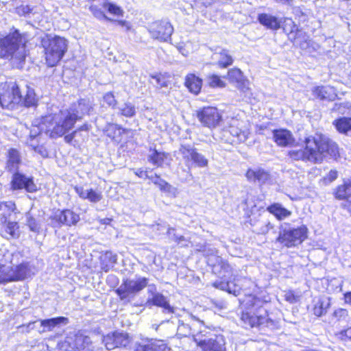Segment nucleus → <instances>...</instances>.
Instances as JSON below:
<instances>
[{"mask_svg": "<svg viewBox=\"0 0 351 351\" xmlns=\"http://www.w3.org/2000/svg\"><path fill=\"white\" fill-rule=\"evenodd\" d=\"M1 227V230L3 233V237L7 239H16L19 237L18 223L16 221H11L6 220L5 223H0Z\"/></svg>", "mask_w": 351, "mask_h": 351, "instance_id": "obj_24", "label": "nucleus"}, {"mask_svg": "<svg viewBox=\"0 0 351 351\" xmlns=\"http://www.w3.org/2000/svg\"><path fill=\"white\" fill-rule=\"evenodd\" d=\"M332 315L339 322H346L349 319L348 311L341 308L335 310Z\"/></svg>", "mask_w": 351, "mask_h": 351, "instance_id": "obj_51", "label": "nucleus"}, {"mask_svg": "<svg viewBox=\"0 0 351 351\" xmlns=\"http://www.w3.org/2000/svg\"><path fill=\"white\" fill-rule=\"evenodd\" d=\"M77 133V131H75L73 132V133L70 134H68V135H66L64 136V141L66 143H70L73 139L75 137V134Z\"/></svg>", "mask_w": 351, "mask_h": 351, "instance_id": "obj_63", "label": "nucleus"}, {"mask_svg": "<svg viewBox=\"0 0 351 351\" xmlns=\"http://www.w3.org/2000/svg\"><path fill=\"white\" fill-rule=\"evenodd\" d=\"M333 125L340 133L346 134L351 130V118L341 117L333 121Z\"/></svg>", "mask_w": 351, "mask_h": 351, "instance_id": "obj_37", "label": "nucleus"}, {"mask_svg": "<svg viewBox=\"0 0 351 351\" xmlns=\"http://www.w3.org/2000/svg\"><path fill=\"white\" fill-rule=\"evenodd\" d=\"M69 323L68 318L64 317H58L51 319L41 320V326L43 327V332L51 331L56 327L60 325H66Z\"/></svg>", "mask_w": 351, "mask_h": 351, "instance_id": "obj_29", "label": "nucleus"}, {"mask_svg": "<svg viewBox=\"0 0 351 351\" xmlns=\"http://www.w3.org/2000/svg\"><path fill=\"white\" fill-rule=\"evenodd\" d=\"M21 102V93L16 83L2 84L0 86V104L12 109Z\"/></svg>", "mask_w": 351, "mask_h": 351, "instance_id": "obj_9", "label": "nucleus"}, {"mask_svg": "<svg viewBox=\"0 0 351 351\" xmlns=\"http://www.w3.org/2000/svg\"><path fill=\"white\" fill-rule=\"evenodd\" d=\"M149 180H151V181L154 184H156V186H158V187L159 188V184L158 183H160V181H164V180L161 179L159 176H158L157 175H155L154 176H151V177H149L148 178Z\"/></svg>", "mask_w": 351, "mask_h": 351, "instance_id": "obj_61", "label": "nucleus"}, {"mask_svg": "<svg viewBox=\"0 0 351 351\" xmlns=\"http://www.w3.org/2000/svg\"><path fill=\"white\" fill-rule=\"evenodd\" d=\"M147 30L153 39L160 42H168L171 40L173 27L168 21L162 20L149 24Z\"/></svg>", "mask_w": 351, "mask_h": 351, "instance_id": "obj_12", "label": "nucleus"}, {"mask_svg": "<svg viewBox=\"0 0 351 351\" xmlns=\"http://www.w3.org/2000/svg\"><path fill=\"white\" fill-rule=\"evenodd\" d=\"M254 232L256 234H267L274 228L273 225L268 220L261 219L259 217L254 218Z\"/></svg>", "mask_w": 351, "mask_h": 351, "instance_id": "obj_35", "label": "nucleus"}, {"mask_svg": "<svg viewBox=\"0 0 351 351\" xmlns=\"http://www.w3.org/2000/svg\"><path fill=\"white\" fill-rule=\"evenodd\" d=\"M149 162L158 167H170L172 158L169 154L150 149L147 156Z\"/></svg>", "mask_w": 351, "mask_h": 351, "instance_id": "obj_18", "label": "nucleus"}, {"mask_svg": "<svg viewBox=\"0 0 351 351\" xmlns=\"http://www.w3.org/2000/svg\"><path fill=\"white\" fill-rule=\"evenodd\" d=\"M30 276L27 263H22L14 267L8 266L0 262V284L22 280Z\"/></svg>", "mask_w": 351, "mask_h": 351, "instance_id": "obj_7", "label": "nucleus"}, {"mask_svg": "<svg viewBox=\"0 0 351 351\" xmlns=\"http://www.w3.org/2000/svg\"><path fill=\"white\" fill-rule=\"evenodd\" d=\"M304 143V149H292L289 152V156L291 159L320 163L323 158L327 155L336 157L339 154L337 145L321 134L305 138Z\"/></svg>", "mask_w": 351, "mask_h": 351, "instance_id": "obj_1", "label": "nucleus"}, {"mask_svg": "<svg viewBox=\"0 0 351 351\" xmlns=\"http://www.w3.org/2000/svg\"><path fill=\"white\" fill-rule=\"evenodd\" d=\"M313 95L322 100H332L335 97V94L332 88L329 86H317L313 90Z\"/></svg>", "mask_w": 351, "mask_h": 351, "instance_id": "obj_31", "label": "nucleus"}, {"mask_svg": "<svg viewBox=\"0 0 351 351\" xmlns=\"http://www.w3.org/2000/svg\"><path fill=\"white\" fill-rule=\"evenodd\" d=\"M306 234L307 228L304 226L291 228L288 224H284L280 228L276 241L284 246L291 247L300 244L306 238Z\"/></svg>", "mask_w": 351, "mask_h": 351, "instance_id": "obj_6", "label": "nucleus"}, {"mask_svg": "<svg viewBox=\"0 0 351 351\" xmlns=\"http://www.w3.org/2000/svg\"><path fill=\"white\" fill-rule=\"evenodd\" d=\"M11 189L14 191L25 189L27 192L32 193L37 190V186L33 180V178L15 172L12 176Z\"/></svg>", "mask_w": 351, "mask_h": 351, "instance_id": "obj_16", "label": "nucleus"}, {"mask_svg": "<svg viewBox=\"0 0 351 351\" xmlns=\"http://www.w3.org/2000/svg\"><path fill=\"white\" fill-rule=\"evenodd\" d=\"M197 118L201 123L209 128H215L221 120V115L215 107H204L197 112Z\"/></svg>", "mask_w": 351, "mask_h": 351, "instance_id": "obj_14", "label": "nucleus"}, {"mask_svg": "<svg viewBox=\"0 0 351 351\" xmlns=\"http://www.w3.org/2000/svg\"><path fill=\"white\" fill-rule=\"evenodd\" d=\"M37 99L34 89L29 87L26 88V93L24 96L21 95V102L19 104L21 106L27 107L33 106L36 104Z\"/></svg>", "mask_w": 351, "mask_h": 351, "instance_id": "obj_39", "label": "nucleus"}, {"mask_svg": "<svg viewBox=\"0 0 351 351\" xmlns=\"http://www.w3.org/2000/svg\"><path fill=\"white\" fill-rule=\"evenodd\" d=\"M75 123L68 110H60L53 115L46 116L43 118V125H46L45 133L49 134L53 138L62 136L73 128Z\"/></svg>", "mask_w": 351, "mask_h": 351, "instance_id": "obj_2", "label": "nucleus"}, {"mask_svg": "<svg viewBox=\"0 0 351 351\" xmlns=\"http://www.w3.org/2000/svg\"><path fill=\"white\" fill-rule=\"evenodd\" d=\"M16 210V205L12 201L0 202V223H5L6 220H9Z\"/></svg>", "mask_w": 351, "mask_h": 351, "instance_id": "obj_27", "label": "nucleus"}, {"mask_svg": "<svg viewBox=\"0 0 351 351\" xmlns=\"http://www.w3.org/2000/svg\"><path fill=\"white\" fill-rule=\"evenodd\" d=\"M135 174L138 176L139 178H149L147 173L146 171H143V169H137L135 172Z\"/></svg>", "mask_w": 351, "mask_h": 351, "instance_id": "obj_62", "label": "nucleus"}, {"mask_svg": "<svg viewBox=\"0 0 351 351\" xmlns=\"http://www.w3.org/2000/svg\"><path fill=\"white\" fill-rule=\"evenodd\" d=\"M338 338L343 341H351V326L346 330H341L337 335Z\"/></svg>", "mask_w": 351, "mask_h": 351, "instance_id": "obj_57", "label": "nucleus"}, {"mask_svg": "<svg viewBox=\"0 0 351 351\" xmlns=\"http://www.w3.org/2000/svg\"><path fill=\"white\" fill-rule=\"evenodd\" d=\"M184 84L191 93L197 95L201 90L202 80L195 75L190 73L186 76Z\"/></svg>", "mask_w": 351, "mask_h": 351, "instance_id": "obj_26", "label": "nucleus"}, {"mask_svg": "<svg viewBox=\"0 0 351 351\" xmlns=\"http://www.w3.org/2000/svg\"><path fill=\"white\" fill-rule=\"evenodd\" d=\"M258 20L261 24L271 29H278L280 28L279 20L268 14H261L258 15Z\"/></svg>", "mask_w": 351, "mask_h": 351, "instance_id": "obj_33", "label": "nucleus"}, {"mask_svg": "<svg viewBox=\"0 0 351 351\" xmlns=\"http://www.w3.org/2000/svg\"><path fill=\"white\" fill-rule=\"evenodd\" d=\"M93 108V102L88 99H81L77 103L73 104L68 110L76 121L81 119L85 114H89Z\"/></svg>", "mask_w": 351, "mask_h": 351, "instance_id": "obj_17", "label": "nucleus"}, {"mask_svg": "<svg viewBox=\"0 0 351 351\" xmlns=\"http://www.w3.org/2000/svg\"><path fill=\"white\" fill-rule=\"evenodd\" d=\"M62 347L66 351H93L94 349L90 338L81 332L68 335Z\"/></svg>", "mask_w": 351, "mask_h": 351, "instance_id": "obj_11", "label": "nucleus"}, {"mask_svg": "<svg viewBox=\"0 0 351 351\" xmlns=\"http://www.w3.org/2000/svg\"><path fill=\"white\" fill-rule=\"evenodd\" d=\"M40 45L45 50V60L49 66H56L68 49V41L64 38L49 34L40 37Z\"/></svg>", "mask_w": 351, "mask_h": 351, "instance_id": "obj_3", "label": "nucleus"}, {"mask_svg": "<svg viewBox=\"0 0 351 351\" xmlns=\"http://www.w3.org/2000/svg\"><path fill=\"white\" fill-rule=\"evenodd\" d=\"M101 6L110 14L116 16H122L123 15V10L119 6L108 2V0H105Z\"/></svg>", "mask_w": 351, "mask_h": 351, "instance_id": "obj_42", "label": "nucleus"}, {"mask_svg": "<svg viewBox=\"0 0 351 351\" xmlns=\"http://www.w3.org/2000/svg\"><path fill=\"white\" fill-rule=\"evenodd\" d=\"M43 119L42 120L41 123L38 125H32L30 132L28 138H41L43 132H45L46 129V125H43Z\"/></svg>", "mask_w": 351, "mask_h": 351, "instance_id": "obj_46", "label": "nucleus"}, {"mask_svg": "<svg viewBox=\"0 0 351 351\" xmlns=\"http://www.w3.org/2000/svg\"><path fill=\"white\" fill-rule=\"evenodd\" d=\"M218 59V65L220 67L225 68L231 65L233 62V59L228 51L226 49L221 50L219 53H216Z\"/></svg>", "mask_w": 351, "mask_h": 351, "instance_id": "obj_41", "label": "nucleus"}, {"mask_svg": "<svg viewBox=\"0 0 351 351\" xmlns=\"http://www.w3.org/2000/svg\"><path fill=\"white\" fill-rule=\"evenodd\" d=\"M337 176H338L337 171L335 170H331V171H330V172L328 174V179L330 182H332L337 179Z\"/></svg>", "mask_w": 351, "mask_h": 351, "instance_id": "obj_60", "label": "nucleus"}, {"mask_svg": "<svg viewBox=\"0 0 351 351\" xmlns=\"http://www.w3.org/2000/svg\"><path fill=\"white\" fill-rule=\"evenodd\" d=\"M51 224L55 227L63 225H75L80 220V216L71 210H57L51 217Z\"/></svg>", "mask_w": 351, "mask_h": 351, "instance_id": "obj_15", "label": "nucleus"}, {"mask_svg": "<svg viewBox=\"0 0 351 351\" xmlns=\"http://www.w3.org/2000/svg\"><path fill=\"white\" fill-rule=\"evenodd\" d=\"M236 87L245 95H248L250 92V82L246 78H243L236 84Z\"/></svg>", "mask_w": 351, "mask_h": 351, "instance_id": "obj_53", "label": "nucleus"}, {"mask_svg": "<svg viewBox=\"0 0 351 351\" xmlns=\"http://www.w3.org/2000/svg\"><path fill=\"white\" fill-rule=\"evenodd\" d=\"M285 300L290 303H295L296 302V298L294 294L291 292H286L285 294Z\"/></svg>", "mask_w": 351, "mask_h": 351, "instance_id": "obj_58", "label": "nucleus"}, {"mask_svg": "<svg viewBox=\"0 0 351 351\" xmlns=\"http://www.w3.org/2000/svg\"><path fill=\"white\" fill-rule=\"evenodd\" d=\"M228 75L230 81L235 84L245 78L241 70L237 69L229 71Z\"/></svg>", "mask_w": 351, "mask_h": 351, "instance_id": "obj_49", "label": "nucleus"}, {"mask_svg": "<svg viewBox=\"0 0 351 351\" xmlns=\"http://www.w3.org/2000/svg\"><path fill=\"white\" fill-rule=\"evenodd\" d=\"M119 112L121 115L126 117H132L136 114L135 106L129 102L125 103L120 107H119Z\"/></svg>", "mask_w": 351, "mask_h": 351, "instance_id": "obj_44", "label": "nucleus"}, {"mask_svg": "<svg viewBox=\"0 0 351 351\" xmlns=\"http://www.w3.org/2000/svg\"><path fill=\"white\" fill-rule=\"evenodd\" d=\"M241 321L250 327L265 326H269L272 321L268 317L267 311L262 307L251 308L245 312H243L241 316Z\"/></svg>", "mask_w": 351, "mask_h": 351, "instance_id": "obj_10", "label": "nucleus"}, {"mask_svg": "<svg viewBox=\"0 0 351 351\" xmlns=\"http://www.w3.org/2000/svg\"><path fill=\"white\" fill-rule=\"evenodd\" d=\"M330 303L329 298L319 299L313 308L314 314L318 317L326 314L328 308L330 307Z\"/></svg>", "mask_w": 351, "mask_h": 351, "instance_id": "obj_40", "label": "nucleus"}, {"mask_svg": "<svg viewBox=\"0 0 351 351\" xmlns=\"http://www.w3.org/2000/svg\"><path fill=\"white\" fill-rule=\"evenodd\" d=\"M31 148L43 158L48 156V151L43 144L32 143L31 142Z\"/></svg>", "mask_w": 351, "mask_h": 351, "instance_id": "obj_55", "label": "nucleus"}, {"mask_svg": "<svg viewBox=\"0 0 351 351\" xmlns=\"http://www.w3.org/2000/svg\"><path fill=\"white\" fill-rule=\"evenodd\" d=\"M25 42L18 31L10 33L0 40V56L23 61L26 56Z\"/></svg>", "mask_w": 351, "mask_h": 351, "instance_id": "obj_4", "label": "nucleus"}, {"mask_svg": "<svg viewBox=\"0 0 351 351\" xmlns=\"http://www.w3.org/2000/svg\"><path fill=\"white\" fill-rule=\"evenodd\" d=\"M247 179L250 182H258L259 184H265L271 179L270 174L264 169H248L245 173Z\"/></svg>", "mask_w": 351, "mask_h": 351, "instance_id": "obj_22", "label": "nucleus"}, {"mask_svg": "<svg viewBox=\"0 0 351 351\" xmlns=\"http://www.w3.org/2000/svg\"><path fill=\"white\" fill-rule=\"evenodd\" d=\"M193 333L191 326L183 322V321H179L178 326V334L180 336L186 337Z\"/></svg>", "mask_w": 351, "mask_h": 351, "instance_id": "obj_47", "label": "nucleus"}, {"mask_svg": "<svg viewBox=\"0 0 351 351\" xmlns=\"http://www.w3.org/2000/svg\"><path fill=\"white\" fill-rule=\"evenodd\" d=\"M273 138L278 145L282 147L293 144L295 140L292 134L287 130H276L273 132Z\"/></svg>", "mask_w": 351, "mask_h": 351, "instance_id": "obj_20", "label": "nucleus"}, {"mask_svg": "<svg viewBox=\"0 0 351 351\" xmlns=\"http://www.w3.org/2000/svg\"><path fill=\"white\" fill-rule=\"evenodd\" d=\"M156 82V85L158 88L167 87L168 86V80L165 76L161 73L153 75L151 76Z\"/></svg>", "mask_w": 351, "mask_h": 351, "instance_id": "obj_52", "label": "nucleus"}, {"mask_svg": "<svg viewBox=\"0 0 351 351\" xmlns=\"http://www.w3.org/2000/svg\"><path fill=\"white\" fill-rule=\"evenodd\" d=\"M148 279L145 277H138L136 279H126L116 290V293L121 300L130 301L131 298L146 287Z\"/></svg>", "mask_w": 351, "mask_h": 351, "instance_id": "obj_8", "label": "nucleus"}, {"mask_svg": "<svg viewBox=\"0 0 351 351\" xmlns=\"http://www.w3.org/2000/svg\"><path fill=\"white\" fill-rule=\"evenodd\" d=\"M103 342L107 350H110L116 348L114 333L105 336Z\"/></svg>", "mask_w": 351, "mask_h": 351, "instance_id": "obj_56", "label": "nucleus"}, {"mask_svg": "<svg viewBox=\"0 0 351 351\" xmlns=\"http://www.w3.org/2000/svg\"><path fill=\"white\" fill-rule=\"evenodd\" d=\"M89 10L95 18L99 20L106 19L110 21V19H108L105 14L104 11L101 8H99L98 5L95 4L91 5L89 7Z\"/></svg>", "mask_w": 351, "mask_h": 351, "instance_id": "obj_50", "label": "nucleus"}, {"mask_svg": "<svg viewBox=\"0 0 351 351\" xmlns=\"http://www.w3.org/2000/svg\"><path fill=\"white\" fill-rule=\"evenodd\" d=\"M117 261V256L111 252H106L100 256L101 269L108 272L112 269Z\"/></svg>", "mask_w": 351, "mask_h": 351, "instance_id": "obj_30", "label": "nucleus"}, {"mask_svg": "<svg viewBox=\"0 0 351 351\" xmlns=\"http://www.w3.org/2000/svg\"><path fill=\"white\" fill-rule=\"evenodd\" d=\"M102 105L104 106L106 104L108 107L112 108H114L117 106V100L115 99V97L112 93L108 92L104 94L102 98Z\"/></svg>", "mask_w": 351, "mask_h": 351, "instance_id": "obj_48", "label": "nucleus"}, {"mask_svg": "<svg viewBox=\"0 0 351 351\" xmlns=\"http://www.w3.org/2000/svg\"><path fill=\"white\" fill-rule=\"evenodd\" d=\"M206 82L208 86L211 88H223L226 86V83L219 76L217 75H209L206 77Z\"/></svg>", "mask_w": 351, "mask_h": 351, "instance_id": "obj_45", "label": "nucleus"}, {"mask_svg": "<svg viewBox=\"0 0 351 351\" xmlns=\"http://www.w3.org/2000/svg\"><path fill=\"white\" fill-rule=\"evenodd\" d=\"M215 258L217 264L214 265V269L216 271H219L221 273L223 277L228 276L232 272V267L230 265L219 256H217Z\"/></svg>", "mask_w": 351, "mask_h": 351, "instance_id": "obj_36", "label": "nucleus"}, {"mask_svg": "<svg viewBox=\"0 0 351 351\" xmlns=\"http://www.w3.org/2000/svg\"><path fill=\"white\" fill-rule=\"evenodd\" d=\"M193 336L194 341L202 351H226V341L221 335L201 330Z\"/></svg>", "mask_w": 351, "mask_h": 351, "instance_id": "obj_5", "label": "nucleus"}, {"mask_svg": "<svg viewBox=\"0 0 351 351\" xmlns=\"http://www.w3.org/2000/svg\"><path fill=\"white\" fill-rule=\"evenodd\" d=\"M159 189L161 191L166 193L168 196L171 197H176L178 195L177 188L173 186L165 180L160 181Z\"/></svg>", "mask_w": 351, "mask_h": 351, "instance_id": "obj_43", "label": "nucleus"}, {"mask_svg": "<svg viewBox=\"0 0 351 351\" xmlns=\"http://www.w3.org/2000/svg\"><path fill=\"white\" fill-rule=\"evenodd\" d=\"M128 130L121 128L117 124H108L106 128V135L115 141H121V136Z\"/></svg>", "mask_w": 351, "mask_h": 351, "instance_id": "obj_34", "label": "nucleus"}, {"mask_svg": "<svg viewBox=\"0 0 351 351\" xmlns=\"http://www.w3.org/2000/svg\"><path fill=\"white\" fill-rule=\"evenodd\" d=\"M27 225L29 228L30 230L34 232H39L40 230V225L34 218L27 215Z\"/></svg>", "mask_w": 351, "mask_h": 351, "instance_id": "obj_54", "label": "nucleus"}, {"mask_svg": "<svg viewBox=\"0 0 351 351\" xmlns=\"http://www.w3.org/2000/svg\"><path fill=\"white\" fill-rule=\"evenodd\" d=\"M336 199L351 202V179L336 187L334 191Z\"/></svg>", "mask_w": 351, "mask_h": 351, "instance_id": "obj_25", "label": "nucleus"}, {"mask_svg": "<svg viewBox=\"0 0 351 351\" xmlns=\"http://www.w3.org/2000/svg\"><path fill=\"white\" fill-rule=\"evenodd\" d=\"M21 163V156L19 150L10 148L8 151L5 168L10 172L16 171Z\"/></svg>", "mask_w": 351, "mask_h": 351, "instance_id": "obj_21", "label": "nucleus"}, {"mask_svg": "<svg viewBox=\"0 0 351 351\" xmlns=\"http://www.w3.org/2000/svg\"><path fill=\"white\" fill-rule=\"evenodd\" d=\"M147 303L162 307L167 313H173V308L170 306L166 298L160 293H156L152 298H149Z\"/></svg>", "mask_w": 351, "mask_h": 351, "instance_id": "obj_28", "label": "nucleus"}, {"mask_svg": "<svg viewBox=\"0 0 351 351\" xmlns=\"http://www.w3.org/2000/svg\"><path fill=\"white\" fill-rule=\"evenodd\" d=\"M75 191L82 199H88L92 203H97L102 199L101 193L92 189H86L82 186H75Z\"/></svg>", "mask_w": 351, "mask_h": 351, "instance_id": "obj_23", "label": "nucleus"}, {"mask_svg": "<svg viewBox=\"0 0 351 351\" xmlns=\"http://www.w3.org/2000/svg\"><path fill=\"white\" fill-rule=\"evenodd\" d=\"M267 210L274 215L278 220L289 217L291 212L284 208L281 204L275 203L268 206Z\"/></svg>", "mask_w": 351, "mask_h": 351, "instance_id": "obj_32", "label": "nucleus"}, {"mask_svg": "<svg viewBox=\"0 0 351 351\" xmlns=\"http://www.w3.org/2000/svg\"><path fill=\"white\" fill-rule=\"evenodd\" d=\"M173 240L177 242L178 244L181 245L182 246H186V244L184 243V242H186V239L183 236H177L174 234Z\"/></svg>", "mask_w": 351, "mask_h": 351, "instance_id": "obj_59", "label": "nucleus"}, {"mask_svg": "<svg viewBox=\"0 0 351 351\" xmlns=\"http://www.w3.org/2000/svg\"><path fill=\"white\" fill-rule=\"evenodd\" d=\"M115 346L118 347H127L130 345L132 338L126 332H114Z\"/></svg>", "mask_w": 351, "mask_h": 351, "instance_id": "obj_38", "label": "nucleus"}, {"mask_svg": "<svg viewBox=\"0 0 351 351\" xmlns=\"http://www.w3.org/2000/svg\"><path fill=\"white\" fill-rule=\"evenodd\" d=\"M167 345L162 340L146 339L135 345L134 351H169Z\"/></svg>", "mask_w": 351, "mask_h": 351, "instance_id": "obj_19", "label": "nucleus"}, {"mask_svg": "<svg viewBox=\"0 0 351 351\" xmlns=\"http://www.w3.org/2000/svg\"><path fill=\"white\" fill-rule=\"evenodd\" d=\"M344 300L346 304L351 305V291L344 294Z\"/></svg>", "mask_w": 351, "mask_h": 351, "instance_id": "obj_64", "label": "nucleus"}, {"mask_svg": "<svg viewBox=\"0 0 351 351\" xmlns=\"http://www.w3.org/2000/svg\"><path fill=\"white\" fill-rule=\"evenodd\" d=\"M179 152L186 162H192L195 166L204 168L208 165V159L197 149L190 145H182Z\"/></svg>", "mask_w": 351, "mask_h": 351, "instance_id": "obj_13", "label": "nucleus"}]
</instances>
